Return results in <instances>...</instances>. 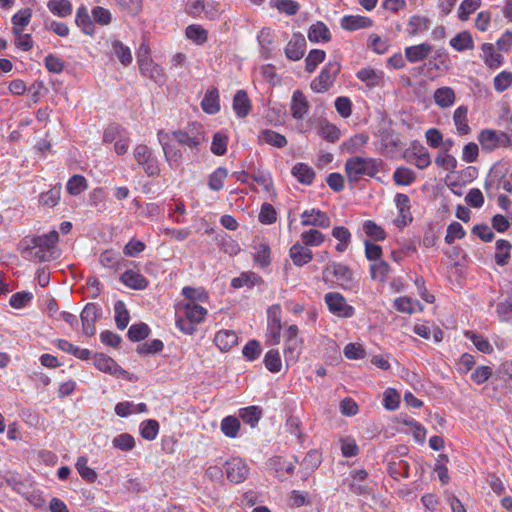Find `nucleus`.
Returning a JSON list of instances; mask_svg holds the SVG:
<instances>
[{
  "mask_svg": "<svg viewBox=\"0 0 512 512\" xmlns=\"http://www.w3.org/2000/svg\"><path fill=\"white\" fill-rule=\"evenodd\" d=\"M512 84V72L503 71L494 78V88L503 92Z\"/></svg>",
  "mask_w": 512,
  "mask_h": 512,
  "instance_id": "obj_64",
  "label": "nucleus"
},
{
  "mask_svg": "<svg viewBox=\"0 0 512 512\" xmlns=\"http://www.w3.org/2000/svg\"><path fill=\"white\" fill-rule=\"evenodd\" d=\"M32 16V10L30 8L23 9L16 13L12 17L13 23V32L15 34L22 33L25 26H27L30 22Z\"/></svg>",
  "mask_w": 512,
  "mask_h": 512,
  "instance_id": "obj_33",
  "label": "nucleus"
},
{
  "mask_svg": "<svg viewBox=\"0 0 512 512\" xmlns=\"http://www.w3.org/2000/svg\"><path fill=\"white\" fill-rule=\"evenodd\" d=\"M150 329L145 323H138L132 325L128 330V338L133 342H139L148 337Z\"/></svg>",
  "mask_w": 512,
  "mask_h": 512,
  "instance_id": "obj_47",
  "label": "nucleus"
},
{
  "mask_svg": "<svg viewBox=\"0 0 512 512\" xmlns=\"http://www.w3.org/2000/svg\"><path fill=\"white\" fill-rule=\"evenodd\" d=\"M87 188L86 179L81 175L72 176L67 183V191L71 195H79Z\"/></svg>",
  "mask_w": 512,
  "mask_h": 512,
  "instance_id": "obj_56",
  "label": "nucleus"
},
{
  "mask_svg": "<svg viewBox=\"0 0 512 512\" xmlns=\"http://www.w3.org/2000/svg\"><path fill=\"white\" fill-rule=\"evenodd\" d=\"M414 171L407 167H399L393 174V180L397 185L408 186L415 181Z\"/></svg>",
  "mask_w": 512,
  "mask_h": 512,
  "instance_id": "obj_39",
  "label": "nucleus"
},
{
  "mask_svg": "<svg viewBox=\"0 0 512 512\" xmlns=\"http://www.w3.org/2000/svg\"><path fill=\"white\" fill-rule=\"evenodd\" d=\"M249 473L246 463L240 458H233L226 463L227 478L233 483L243 482Z\"/></svg>",
  "mask_w": 512,
  "mask_h": 512,
  "instance_id": "obj_11",
  "label": "nucleus"
},
{
  "mask_svg": "<svg viewBox=\"0 0 512 512\" xmlns=\"http://www.w3.org/2000/svg\"><path fill=\"white\" fill-rule=\"evenodd\" d=\"M388 472L394 478H407L409 476V464L405 460H399L389 463Z\"/></svg>",
  "mask_w": 512,
  "mask_h": 512,
  "instance_id": "obj_48",
  "label": "nucleus"
},
{
  "mask_svg": "<svg viewBox=\"0 0 512 512\" xmlns=\"http://www.w3.org/2000/svg\"><path fill=\"white\" fill-rule=\"evenodd\" d=\"M167 136L168 134L164 133L162 130L158 132L159 142L162 145L166 161L169 163L171 167L177 168L180 166L182 152L176 147L168 145L167 143L163 142V139Z\"/></svg>",
  "mask_w": 512,
  "mask_h": 512,
  "instance_id": "obj_16",
  "label": "nucleus"
},
{
  "mask_svg": "<svg viewBox=\"0 0 512 512\" xmlns=\"http://www.w3.org/2000/svg\"><path fill=\"white\" fill-rule=\"evenodd\" d=\"M478 140L484 150L491 151L498 146V133L489 129L482 130Z\"/></svg>",
  "mask_w": 512,
  "mask_h": 512,
  "instance_id": "obj_36",
  "label": "nucleus"
},
{
  "mask_svg": "<svg viewBox=\"0 0 512 512\" xmlns=\"http://www.w3.org/2000/svg\"><path fill=\"white\" fill-rule=\"evenodd\" d=\"M258 139L261 143H267L277 148H283L287 145V139L284 135L270 129L263 130Z\"/></svg>",
  "mask_w": 512,
  "mask_h": 512,
  "instance_id": "obj_26",
  "label": "nucleus"
},
{
  "mask_svg": "<svg viewBox=\"0 0 512 512\" xmlns=\"http://www.w3.org/2000/svg\"><path fill=\"white\" fill-rule=\"evenodd\" d=\"M172 136L178 144L196 150H198V147L205 141L202 127L196 124H194L188 131H173Z\"/></svg>",
  "mask_w": 512,
  "mask_h": 512,
  "instance_id": "obj_6",
  "label": "nucleus"
},
{
  "mask_svg": "<svg viewBox=\"0 0 512 512\" xmlns=\"http://www.w3.org/2000/svg\"><path fill=\"white\" fill-rule=\"evenodd\" d=\"M482 51L486 54L485 63L490 68H497L503 62V56L494 52V46L491 43H484L482 45Z\"/></svg>",
  "mask_w": 512,
  "mask_h": 512,
  "instance_id": "obj_43",
  "label": "nucleus"
},
{
  "mask_svg": "<svg viewBox=\"0 0 512 512\" xmlns=\"http://www.w3.org/2000/svg\"><path fill=\"white\" fill-rule=\"evenodd\" d=\"M370 270L371 277L373 279H378L380 282H385L390 271V267L386 261L381 260L371 265Z\"/></svg>",
  "mask_w": 512,
  "mask_h": 512,
  "instance_id": "obj_59",
  "label": "nucleus"
},
{
  "mask_svg": "<svg viewBox=\"0 0 512 512\" xmlns=\"http://www.w3.org/2000/svg\"><path fill=\"white\" fill-rule=\"evenodd\" d=\"M207 314V310L196 303H179L176 309V325L186 334H193L195 326L199 324Z\"/></svg>",
  "mask_w": 512,
  "mask_h": 512,
  "instance_id": "obj_1",
  "label": "nucleus"
},
{
  "mask_svg": "<svg viewBox=\"0 0 512 512\" xmlns=\"http://www.w3.org/2000/svg\"><path fill=\"white\" fill-rule=\"evenodd\" d=\"M292 175L296 177V179L305 185H310L313 182L315 177V172L312 167L308 166L304 163H297L291 171Z\"/></svg>",
  "mask_w": 512,
  "mask_h": 512,
  "instance_id": "obj_27",
  "label": "nucleus"
},
{
  "mask_svg": "<svg viewBox=\"0 0 512 512\" xmlns=\"http://www.w3.org/2000/svg\"><path fill=\"white\" fill-rule=\"evenodd\" d=\"M322 462L321 453L317 450H310L300 463L303 478L317 469Z\"/></svg>",
  "mask_w": 512,
  "mask_h": 512,
  "instance_id": "obj_21",
  "label": "nucleus"
},
{
  "mask_svg": "<svg viewBox=\"0 0 512 512\" xmlns=\"http://www.w3.org/2000/svg\"><path fill=\"white\" fill-rule=\"evenodd\" d=\"M83 333L90 337L96 332L95 322L98 318V309L94 303H88L80 315Z\"/></svg>",
  "mask_w": 512,
  "mask_h": 512,
  "instance_id": "obj_12",
  "label": "nucleus"
},
{
  "mask_svg": "<svg viewBox=\"0 0 512 512\" xmlns=\"http://www.w3.org/2000/svg\"><path fill=\"white\" fill-rule=\"evenodd\" d=\"M325 302L329 310L339 317H351L353 308L347 304L346 299L337 292H330L325 295Z\"/></svg>",
  "mask_w": 512,
  "mask_h": 512,
  "instance_id": "obj_8",
  "label": "nucleus"
},
{
  "mask_svg": "<svg viewBox=\"0 0 512 512\" xmlns=\"http://www.w3.org/2000/svg\"><path fill=\"white\" fill-rule=\"evenodd\" d=\"M430 20L423 16H412L408 22L407 32L411 36H415L421 32L428 30Z\"/></svg>",
  "mask_w": 512,
  "mask_h": 512,
  "instance_id": "obj_32",
  "label": "nucleus"
},
{
  "mask_svg": "<svg viewBox=\"0 0 512 512\" xmlns=\"http://www.w3.org/2000/svg\"><path fill=\"white\" fill-rule=\"evenodd\" d=\"M139 69H140V72L142 75L150 78L152 81H154L159 86H162L166 81V77H165L163 68H161L157 64H154L148 58L144 59L140 56Z\"/></svg>",
  "mask_w": 512,
  "mask_h": 512,
  "instance_id": "obj_9",
  "label": "nucleus"
},
{
  "mask_svg": "<svg viewBox=\"0 0 512 512\" xmlns=\"http://www.w3.org/2000/svg\"><path fill=\"white\" fill-rule=\"evenodd\" d=\"M57 346L62 351L70 353L81 360H88L91 355L88 349H80L67 340H58Z\"/></svg>",
  "mask_w": 512,
  "mask_h": 512,
  "instance_id": "obj_37",
  "label": "nucleus"
},
{
  "mask_svg": "<svg viewBox=\"0 0 512 512\" xmlns=\"http://www.w3.org/2000/svg\"><path fill=\"white\" fill-rule=\"evenodd\" d=\"M182 294L187 300H189L188 303H195L196 301L204 302L208 298L204 290L200 288L196 289L189 286L183 288Z\"/></svg>",
  "mask_w": 512,
  "mask_h": 512,
  "instance_id": "obj_62",
  "label": "nucleus"
},
{
  "mask_svg": "<svg viewBox=\"0 0 512 512\" xmlns=\"http://www.w3.org/2000/svg\"><path fill=\"white\" fill-rule=\"evenodd\" d=\"M75 22L85 34L93 35L94 24L88 14L87 9L84 6L78 8Z\"/></svg>",
  "mask_w": 512,
  "mask_h": 512,
  "instance_id": "obj_31",
  "label": "nucleus"
},
{
  "mask_svg": "<svg viewBox=\"0 0 512 512\" xmlns=\"http://www.w3.org/2000/svg\"><path fill=\"white\" fill-rule=\"evenodd\" d=\"M381 161L355 156L345 163V173L349 183H356L364 177H374L379 172Z\"/></svg>",
  "mask_w": 512,
  "mask_h": 512,
  "instance_id": "obj_2",
  "label": "nucleus"
},
{
  "mask_svg": "<svg viewBox=\"0 0 512 512\" xmlns=\"http://www.w3.org/2000/svg\"><path fill=\"white\" fill-rule=\"evenodd\" d=\"M320 135L329 142H336L339 139V129L326 121L320 122Z\"/></svg>",
  "mask_w": 512,
  "mask_h": 512,
  "instance_id": "obj_58",
  "label": "nucleus"
},
{
  "mask_svg": "<svg viewBox=\"0 0 512 512\" xmlns=\"http://www.w3.org/2000/svg\"><path fill=\"white\" fill-rule=\"evenodd\" d=\"M58 239L59 236L55 230L41 236L25 238L22 242L23 248L21 254L25 259L32 260V250L45 249L49 252H53Z\"/></svg>",
  "mask_w": 512,
  "mask_h": 512,
  "instance_id": "obj_3",
  "label": "nucleus"
},
{
  "mask_svg": "<svg viewBox=\"0 0 512 512\" xmlns=\"http://www.w3.org/2000/svg\"><path fill=\"white\" fill-rule=\"evenodd\" d=\"M264 364L271 372H279L282 367V361L278 350H269L264 357Z\"/></svg>",
  "mask_w": 512,
  "mask_h": 512,
  "instance_id": "obj_51",
  "label": "nucleus"
},
{
  "mask_svg": "<svg viewBox=\"0 0 512 512\" xmlns=\"http://www.w3.org/2000/svg\"><path fill=\"white\" fill-rule=\"evenodd\" d=\"M306 40L300 33H296L292 36L291 40L285 47V55L289 60L298 61L305 53Z\"/></svg>",
  "mask_w": 512,
  "mask_h": 512,
  "instance_id": "obj_13",
  "label": "nucleus"
},
{
  "mask_svg": "<svg viewBox=\"0 0 512 512\" xmlns=\"http://www.w3.org/2000/svg\"><path fill=\"white\" fill-rule=\"evenodd\" d=\"M363 230L369 236L370 238L376 240V241H382L386 237V233L378 226L375 222L371 220H367L363 224Z\"/></svg>",
  "mask_w": 512,
  "mask_h": 512,
  "instance_id": "obj_52",
  "label": "nucleus"
},
{
  "mask_svg": "<svg viewBox=\"0 0 512 512\" xmlns=\"http://www.w3.org/2000/svg\"><path fill=\"white\" fill-rule=\"evenodd\" d=\"M301 238L305 246H318L324 241V235L316 229L302 233Z\"/></svg>",
  "mask_w": 512,
  "mask_h": 512,
  "instance_id": "obj_63",
  "label": "nucleus"
},
{
  "mask_svg": "<svg viewBox=\"0 0 512 512\" xmlns=\"http://www.w3.org/2000/svg\"><path fill=\"white\" fill-rule=\"evenodd\" d=\"M233 110L240 118L246 117L251 110V102L244 90H238L233 98Z\"/></svg>",
  "mask_w": 512,
  "mask_h": 512,
  "instance_id": "obj_19",
  "label": "nucleus"
},
{
  "mask_svg": "<svg viewBox=\"0 0 512 512\" xmlns=\"http://www.w3.org/2000/svg\"><path fill=\"white\" fill-rule=\"evenodd\" d=\"M464 236V228L459 222L454 221L447 227L445 242L447 244H452L455 241V239H462Z\"/></svg>",
  "mask_w": 512,
  "mask_h": 512,
  "instance_id": "obj_60",
  "label": "nucleus"
},
{
  "mask_svg": "<svg viewBox=\"0 0 512 512\" xmlns=\"http://www.w3.org/2000/svg\"><path fill=\"white\" fill-rule=\"evenodd\" d=\"M301 224L303 226L328 228L330 226V218L326 213L318 209L305 210L301 214Z\"/></svg>",
  "mask_w": 512,
  "mask_h": 512,
  "instance_id": "obj_14",
  "label": "nucleus"
},
{
  "mask_svg": "<svg viewBox=\"0 0 512 512\" xmlns=\"http://www.w3.org/2000/svg\"><path fill=\"white\" fill-rule=\"evenodd\" d=\"M159 432V423L156 420L149 419L141 425V436L146 440H154Z\"/></svg>",
  "mask_w": 512,
  "mask_h": 512,
  "instance_id": "obj_57",
  "label": "nucleus"
},
{
  "mask_svg": "<svg viewBox=\"0 0 512 512\" xmlns=\"http://www.w3.org/2000/svg\"><path fill=\"white\" fill-rule=\"evenodd\" d=\"M434 100L442 108L453 105L455 101V92L450 87H441L434 92Z\"/></svg>",
  "mask_w": 512,
  "mask_h": 512,
  "instance_id": "obj_30",
  "label": "nucleus"
},
{
  "mask_svg": "<svg viewBox=\"0 0 512 512\" xmlns=\"http://www.w3.org/2000/svg\"><path fill=\"white\" fill-rule=\"evenodd\" d=\"M481 5V0H463L458 12V17L462 21H466L470 14L476 11Z\"/></svg>",
  "mask_w": 512,
  "mask_h": 512,
  "instance_id": "obj_55",
  "label": "nucleus"
},
{
  "mask_svg": "<svg viewBox=\"0 0 512 512\" xmlns=\"http://www.w3.org/2000/svg\"><path fill=\"white\" fill-rule=\"evenodd\" d=\"M114 312L117 327L120 330H124L128 326L130 320L129 312L125 303L121 300L116 301L114 305Z\"/></svg>",
  "mask_w": 512,
  "mask_h": 512,
  "instance_id": "obj_35",
  "label": "nucleus"
},
{
  "mask_svg": "<svg viewBox=\"0 0 512 512\" xmlns=\"http://www.w3.org/2000/svg\"><path fill=\"white\" fill-rule=\"evenodd\" d=\"M228 137L222 133H215L213 136L211 151L217 156L224 155L227 151Z\"/></svg>",
  "mask_w": 512,
  "mask_h": 512,
  "instance_id": "obj_54",
  "label": "nucleus"
},
{
  "mask_svg": "<svg viewBox=\"0 0 512 512\" xmlns=\"http://www.w3.org/2000/svg\"><path fill=\"white\" fill-rule=\"evenodd\" d=\"M238 337L234 331L223 330L217 332L214 338L216 346L221 351H228L237 343Z\"/></svg>",
  "mask_w": 512,
  "mask_h": 512,
  "instance_id": "obj_25",
  "label": "nucleus"
},
{
  "mask_svg": "<svg viewBox=\"0 0 512 512\" xmlns=\"http://www.w3.org/2000/svg\"><path fill=\"white\" fill-rule=\"evenodd\" d=\"M323 279L325 282L336 281L340 285H344L351 281L352 273L346 265L333 263L324 268Z\"/></svg>",
  "mask_w": 512,
  "mask_h": 512,
  "instance_id": "obj_7",
  "label": "nucleus"
},
{
  "mask_svg": "<svg viewBox=\"0 0 512 512\" xmlns=\"http://www.w3.org/2000/svg\"><path fill=\"white\" fill-rule=\"evenodd\" d=\"M113 445L122 451H129L134 448L135 440L130 434L122 433L113 439Z\"/></svg>",
  "mask_w": 512,
  "mask_h": 512,
  "instance_id": "obj_61",
  "label": "nucleus"
},
{
  "mask_svg": "<svg viewBox=\"0 0 512 512\" xmlns=\"http://www.w3.org/2000/svg\"><path fill=\"white\" fill-rule=\"evenodd\" d=\"M370 26H372V20L365 16L349 15L343 17L341 20V27L348 31H355Z\"/></svg>",
  "mask_w": 512,
  "mask_h": 512,
  "instance_id": "obj_20",
  "label": "nucleus"
},
{
  "mask_svg": "<svg viewBox=\"0 0 512 512\" xmlns=\"http://www.w3.org/2000/svg\"><path fill=\"white\" fill-rule=\"evenodd\" d=\"M511 247L507 240L500 239L496 242L495 262L497 265L504 266L508 263Z\"/></svg>",
  "mask_w": 512,
  "mask_h": 512,
  "instance_id": "obj_34",
  "label": "nucleus"
},
{
  "mask_svg": "<svg viewBox=\"0 0 512 512\" xmlns=\"http://www.w3.org/2000/svg\"><path fill=\"white\" fill-rule=\"evenodd\" d=\"M208 32L200 25H189L186 28V36L188 39L197 44H203L207 40Z\"/></svg>",
  "mask_w": 512,
  "mask_h": 512,
  "instance_id": "obj_50",
  "label": "nucleus"
},
{
  "mask_svg": "<svg viewBox=\"0 0 512 512\" xmlns=\"http://www.w3.org/2000/svg\"><path fill=\"white\" fill-rule=\"evenodd\" d=\"M432 49L433 47L427 43L409 46L405 49V57L411 63L422 61L428 57Z\"/></svg>",
  "mask_w": 512,
  "mask_h": 512,
  "instance_id": "obj_17",
  "label": "nucleus"
},
{
  "mask_svg": "<svg viewBox=\"0 0 512 512\" xmlns=\"http://www.w3.org/2000/svg\"><path fill=\"white\" fill-rule=\"evenodd\" d=\"M325 51L320 49H313L309 52L308 56L305 59V69L307 72L311 73L313 72L317 65L322 63L325 59Z\"/></svg>",
  "mask_w": 512,
  "mask_h": 512,
  "instance_id": "obj_49",
  "label": "nucleus"
},
{
  "mask_svg": "<svg viewBox=\"0 0 512 512\" xmlns=\"http://www.w3.org/2000/svg\"><path fill=\"white\" fill-rule=\"evenodd\" d=\"M308 39L311 42L329 41L330 32L328 27L323 22L320 21L311 25L308 31Z\"/></svg>",
  "mask_w": 512,
  "mask_h": 512,
  "instance_id": "obj_29",
  "label": "nucleus"
},
{
  "mask_svg": "<svg viewBox=\"0 0 512 512\" xmlns=\"http://www.w3.org/2000/svg\"><path fill=\"white\" fill-rule=\"evenodd\" d=\"M262 411L257 406H249L243 408L239 412L241 419L249 424L251 427H255L261 417Z\"/></svg>",
  "mask_w": 512,
  "mask_h": 512,
  "instance_id": "obj_40",
  "label": "nucleus"
},
{
  "mask_svg": "<svg viewBox=\"0 0 512 512\" xmlns=\"http://www.w3.org/2000/svg\"><path fill=\"white\" fill-rule=\"evenodd\" d=\"M240 429V421L234 416H227L221 421V431L230 438H235Z\"/></svg>",
  "mask_w": 512,
  "mask_h": 512,
  "instance_id": "obj_41",
  "label": "nucleus"
},
{
  "mask_svg": "<svg viewBox=\"0 0 512 512\" xmlns=\"http://www.w3.org/2000/svg\"><path fill=\"white\" fill-rule=\"evenodd\" d=\"M87 462V458L82 456L77 459L75 466L78 473L84 480L94 483L97 479V473L87 466Z\"/></svg>",
  "mask_w": 512,
  "mask_h": 512,
  "instance_id": "obj_42",
  "label": "nucleus"
},
{
  "mask_svg": "<svg viewBox=\"0 0 512 512\" xmlns=\"http://www.w3.org/2000/svg\"><path fill=\"white\" fill-rule=\"evenodd\" d=\"M113 53L123 65H128L132 61L130 49L120 41L113 42Z\"/></svg>",
  "mask_w": 512,
  "mask_h": 512,
  "instance_id": "obj_53",
  "label": "nucleus"
},
{
  "mask_svg": "<svg viewBox=\"0 0 512 512\" xmlns=\"http://www.w3.org/2000/svg\"><path fill=\"white\" fill-rule=\"evenodd\" d=\"M290 257L296 266H303L313 258L312 251L305 245L295 243L290 248Z\"/></svg>",
  "mask_w": 512,
  "mask_h": 512,
  "instance_id": "obj_18",
  "label": "nucleus"
},
{
  "mask_svg": "<svg viewBox=\"0 0 512 512\" xmlns=\"http://www.w3.org/2000/svg\"><path fill=\"white\" fill-rule=\"evenodd\" d=\"M468 108L466 106H459L453 115L454 124L460 135H467L470 132V127L467 119Z\"/></svg>",
  "mask_w": 512,
  "mask_h": 512,
  "instance_id": "obj_28",
  "label": "nucleus"
},
{
  "mask_svg": "<svg viewBox=\"0 0 512 512\" xmlns=\"http://www.w3.org/2000/svg\"><path fill=\"white\" fill-rule=\"evenodd\" d=\"M356 76L369 88L379 86L383 79V73L373 68H363L357 72Z\"/></svg>",
  "mask_w": 512,
  "mask_h": 512,
  "instance_id": "obj_23",
  "label": "nucleus"
},
{
  "mask_svg": "<svg viewBox=\"0 0 512 512\" xmlns=\"http://www.w3.org/2000/svg\"><path fill=\"white\" fill-rule=\"evenodd\" d=\"M201 106L208 114H215L220 110L219 94L216 88H211L206 91Z\"/></svg>",
  "mask_w": 512,
  "mask_h": 512,
  "instance_id": "obj_24",
  "label": "nucleus"
},
{
  "mask_svg": "<svg viewBox=\"0 0 512 512\" xmlns=\"http://www.w3.org/2000/svg\"><path fill=\"white\" fill-rule=\"evenodd\" d=\"M309 110V102L301 90L294 91L291 101V115L296 120H301Z\"/></svg>",
  "mask_w": 512,
  "mask_h": 512,
  "instance_id": "obj_15",
  "label": "nucleus"
},
{
  "mask_svg": "<svg viewBox=\"0 0 512 512\" xmlns=\"http://www.w3.org/2000/svg\"><path fill=\"white\" fill-rule=\"evenodd\" d=\"M450 45L457 51H463L473 48V39L468 32L457 34L450 40Z\"/></svg>",
  "mask_w": 512,
  "mask_h": 512,
  "instance_id": "obj_44",
  "label": "nucleus"
},
{
  "mask_svg": "<svg viewBox=\"0 0 512 512\" xmlns=\"http://www.w3.org/2000/svg\"><path fill=\"white\" fill-rule=\"evenodd\" d=\"M134 159L148 176H158L160 174L158 160L147 145L139 144L135 147Z\"/></svg>",
  "mask_w": 512,
  "mask_h": 512,
  "instance_id": "obj_5",
  "label": "nucleus"
},
{
  "mask_svg": "<svg viewBox=\"0 0 512 512\" xmlns=\"http://www.w3.org/2000/svg\"><path fill=\"white\" fill-rule=\"evenodd\" d=\"M228 176V171L224 167L217 168L209 177L208 186L211 190L219 191L223 188L224 180Z\"/></svg>",
  "mask_w": 512,
  "mask_h": 512,
  "instance_id": "obj_46",
  "label": "nucleus"
},
{
  "mask_svg": "<svg viewBox=\"0 0 512 512\" xmlns=\"http://www.w3.org/2000/svg\"><path fill=\"white\" fill-rule=\"evenodd\" d=\"M121 281L124 285L132 288L141 290L147 287L148 282L145 277L133 270H127L121 275Z\"/></svg>",
  "mask_w": 512,
  "mask_h": 512,
  "instance_id": "obj_22",
  "label": "nucleus"
},
{
  "mask_svg": "<svg viewBox=\"0 0 512 512\" xmlns=\"http://www.w3.org/2000/svg\"><path fill=\"white\" fill-rule=\"evenodd\" d=\"M465 336L472 341L477 350L480 352L490 354L493 351L492 345L483 336L478 335L473 331H466Z\"/></svg>",
  "mask_w": 512,
  "mask_h": 512,
  "instance_id": "obj_45",
  "label": "nucleus"
},
{
  "mask_svg": "<svg viewBox=\"0 0 512 512\" xmlns=\"http://www.w3.org/2000/svg\"><path fill=\"white\" fill-rule=\"evenodd\" d=\"M93 363L98 370L111 375L126 376L128 374V372L120 367L111 357L102 353L94 355Z\"/></svg>",
  "mask_w": 512,
  "mask_h": 512,
  "instance_id": "obj_10",
  "label": "nucleus"
},
{
  "mask_svg": "<svg viewBox=\"0 0 512 512\" xmlns=\"http://www.w3.org/2000/svg\"><path fill=\"white\" fill-rule=\"evenodd\" d=\"M48 8L59 17H67L72 13V5L68 0H49Z\"/></svg>",
  "mask_w": 512,
  "mask_h": 512,
  "instance_id": "obj_38",
  "label": "nucleus"
},
{
  "mask_svg": "<svg viewBox=\"0 0 512 512\" xmlns=\"http://www.w3.org/2000/svg\"><path fill=\"white\" fill-rule=\"evenodd\" d=\"M341 66L338 62H328L322 69L319 76L310 84L311 89L316 93H324L333 85Z\"/></svg>",
  "mask_w": 512,
  "mask_h": 512,
  "instance_id": "obj_4",
  "label": "nucleus"
}]
</instances>
